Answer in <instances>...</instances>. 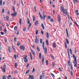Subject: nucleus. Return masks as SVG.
I'll use <instances>...</instances> for the list:
<instances>
[{"label":"nucleus","instance_id":"f257e3e1","mask_svg":"<svg viewBox=\"0 0 79 79\" xmlns=\"http://www.w3.org/2000/svg\"><path fill=\"white\" fill-rule=\"evenodd\" d=\"M61 8L62 10L61 11H62L63 14H64V15H67L68 17H69V14H68V12H67V10L66 9H64V8L63 6H61Z\"/></svg>","mask_w":79,"mask_h":79},{"label":"nucleus","instance_id":"f03ea898","mask_svg":"<svg viewBox=\"0 0 79 79\" xmlns=\"http://www.w3.org/2000/svg\"><path fill=\"white\" fill-rule=\"evenodd\" d=\"M73 57L74 59V60L73 62V63L74 64V67H77V59L74 54H73Z\"/></svg>","mask_w":79,"mask_h":79},{"label":"nucleus","instance_id":"7ed1b4c3","mask_svg":"<svg viewBox=\"0 0 79 79\" xmlns=\"http://www.w3.org/2000/svg\"><path fill=\"white\" fill-rule=\"evenodd\" d=\"M43 48V49L44 50V52L45 54H47V47H45V43H44V41L43 42V44H42Z\"/></svg>","mask_w":79,"mask_h":79},{"label":"nucleus","instance_id":"20e7f679","mask_svg":"<svg viewBox=\"0 0 79 79\" xmlns=\"http://www.w3.org/2000/svg\"><path fill=\"white\" fill-rule=\"evenodd\" d=\"M3 68H2V71L3 73H5V71H6L5 70L6 69V64H4Z\"/></svg>","mask_w":79,"mask_h":79},{"label":"nucleus","instance_id":"39448f33","mask_svg":"<svg viewBox=\"0 0 79 79\" xmlns=\"http://www.w3.org/2000/svg\"><path fill=\"white\" fill-rule=\"evenodd\" d=\"M57 18L58 19V22L60 24L61 23V16L60 15H59L57 16Z\"/></svg>","mask_w":79,"mask_h":79},{"label":"nucleus","instance_id":"423d86ee","mask_svg":"<svg viewBox=\"0 0 79 79\" xmlns=\"http://www.w3.org/2000/svg\"><path fill=\"white\" fill-rule=\"evenodd\" d=\"M20 48L21 50H25V47L24 46H22V45H21L20 46Z\"/></svg>","mask_w":79,"mask_h":79},{"label":"nucleus","instance_id":"0eeeda50","mask_svg":"<svg viewBox=\"0 0 79 79\" xmlns=\"http://www.w3.org/2000/svg\"><path fill=\"white\" fill-rule=\"evenodd\" d=\"M35 37L36 39L35 40V43H36V44H38V42H39V40H38V38H37V36H36Z\"/></svg>","mask_w":79,"mask_h":79},{"label":"nucleus","instance_id":"6e6552de","mask_svg":"<svg viewBox=\"0 0 79 79\" xmlns=\"http://www.w3.org/2000/svg\"><path fill=\"white\" fill-rule=\"evenodd\" d=\"M31 50L32 54L33 55H35V53L34 51V50H32V49H31Z\"/></svg>","mask_w":79,"mask_h":79},{"label":"nucleus","instance_id":"1a4fd4ad","mask_svg":"<svg viewBox=\"0 0 79 79\" xmlns=\"http://www.w3.org/2000/svg\"><path fill=\"white\" fill-rule=\"evenodd\" d=\"M29 79H34V76L33 75H29Z\"/></svg>","mask_w":79,"mask_h":79},{"label":"nucleus","instance_id":"9d476101","mask_svg":"<svg viewBox=\"0 0 79 79\" xmlns=\"http://www.w3.org/2000/svg\"><path fill=\"white\" fill-rule=\"evenodd\" d=\"M12 16H16V15H17V12L15 11L13 14H12Z\"/></svg>","mask_w":79,"mask_h":79},{"label":"nucleus","instance_id":"9b49d317","mask_svg":"<svg viewBox=\"0 0 79 79\" xmlns=\"http://www.w3.org/2000/svg\"><path fill=\"white\" fill-rule=\"evenodd\" d=\"M43 19H44V20H45V17H46V15H45V14L44 13L43 14Z\"/></svg>","mask_w":79,"mask_h":79},{"label":"nucleus","instance_id":"f8f14e48","mask_svg":"<svg viewBox=\"0 0 79 79\" xmlns=\"http://www.w3.org/2000/svg\"><path fill=\"white\" fill-rule=\"evenodd\" d=\"M66 34H67V37H69V35L68 34V29H66Z\"/></svg>","mask_w":79,"mask_h":79},{"label":"nucleus","instance_id":"ddd939ff","mask_svg":"<svg viewBox=\"0 0 79 79\" xmlns=\"http://www.w3.org/2000/svg\"><path fill=\"white\" fill-rule=\"evenodd\" d=\"M53 48H56V43H54L53 44Z\"/></svg>","mask_w":79,"mask_h":79},{"label":"nucleus","instance_id":"4468645a","mask_svg":"<svg viewBox=\"0 0 79 79\" xmlns=\"http://www.w3.org/2000/svg\"><path fill=\"white\" fill-rule=\"evenodd\" d=\"M30 55L31 60H32V54L31 52H30Z\"/></svg>","mask_w":79,"mask_h":79},{"label":"nucleus","instance_id":"2eb2a0df","mask_svg":"<svg viewBox=\"0 0 79 79\" xmlns=\"http://www.w3.org/2000/svg\"><path fill=\"white\" fill-rule=\"evenodd\" d=\"M78 11H79V10L78 9H77L76 10V13L77 14V15H79V12H78Z\"/></svg>","mask_w":79,"mask_h":79},{"label":"nucleus","instance_id":"dca6fc26","mask_svg":"<svg viewBox=\"0 0 79 79\" xmlns=\"http://www.w3.org/2000/svg\"><path fill=\"white\" fill-rule=\"evenodd\" d=\"M19 23L20 25H22V19H20L19 20Z\"/></svg>","mask_w":79,"mask_h":79},{"label":"nucleus","instance_id":"f3484780","mask_svg":"<svg viewBox=\"0 0 79 79\" xmlns=\"http://www.w3.org/2000/svg\"><path fill=\"white\" fill-rule=\"evenodd\" d=\"M50 55L52 59L53 60H55V57H54V56H53V55L51 54H50Z\"/></svg>","mask_w":79,"mask_h":79},{"label":"nucleus","instance_id":"a211bd4d","mask_svg":"<svg viewBox=\"0 0 79 79\" xmlns=\"http://www.w3.org/2000/svg\"><path fill=\"white\" fill-rule=\"evenodd\" d=\"M35 26H37V24H38V23H39V22H38V21H36L35 22Z\"/></svg>","mask_w":79,"mask_h":79},{"label":"nucleus","instance_id":"6ab92c4d","mask_svg":"<svg viewBox=\"0 0 79 79\" xmlns=\"http://www.w3.org/2000/svg\"><path fill=\"white\" fill-rule=\"evenodd\" d=\"M44 58H43L42 59V64L43 65H44Z\"/></svg>","mask_w":79,"mask_h":79},{"label":"nucleus","instance_id":"aec40b11","mask_svg":"<svg viewBox=\"0 0 79 79\" xmlns=\"http://www.w3.org/2000/svg\"><path fill=\"white\" fill-rule=\"evenodd\" d=\"M41 27L43 29H45V27H44V26L43 23H41Z\"/></svg>","mask_w":79,"mask_h":79},{"label":"nucleus","instance_id":"412c9836","mask_svg":"<svg viewBox=\"0 0 79 79\" xmlns=\"http://www.w3.org/2000/svg\"><path fill=\"white\" fill-rule=\"evenodd\" d=\"M14 30L15 31H17V26H15L14 27Z\"/></svg>","mask_w":79,"mask_h":79},{"label":"nucleus","instance_id":"4be33fe9","mask_svg":"<svg viewBox=\"0 0 79 79\" xmlns=\"http://www.w3.org/2000/svg\"><path fill=\"white\" fill-rule=\"evenodd\" d=\"M70 64V60H69L68 61V65H69V66H71Z\"/></svg>","mask_w":79,"mask_h":79},{"label":"nucleus","instance_id":"5701e85b","mask_svg":"<svg viewBox=\"0 0 79 79\" xmlns=\"http://www.w3.org/2000/svg\"><path fill=\"white\" fill-rule=\"evenodd\" d=\"M40 44H42V43H43V40H42V39H40Z\"/></svg>","mask_w":79,"mask_h":79},{"label":"nucleus","instance_id":"b1692460","mask_svg":"<svg viewBox=\"0 0 79 79\" xmlns=\"http://www.w3.org/2000/svg\"><path fill=\"white\" fill-rule=\"evenodd\" d=\"M39 57L40 59H41V57H42V54L41 53H40L39 55Z\"/></svg>","mask_w":79,"mask_h":79},{"label":"nucleus","instance_id":"393cba45","mask_svg":"<svg viewBox=\"0 0 79 79\" xmlns=\"http://www.w3.org/2000/svg\"><path fill=\"white\" fill-rule=\"evenodd\" d=\"M70 52L71 55H73V51H72L71 49H70Z\"/></svg>","mask_w":79,"mask_h":79},{"label":"nucleus","instance_id":"a878e982","mask_svg":"<svg viewBox=\"0 0 79 79\" xmlns=\"http://www.w3.org/2000/svg\"><path fill=\"white\" fill-rule=\"evenodd\" d=\"M29 71H30L29 70H27L26 73H25L26 74H28L29 73Z\"/></svg>","mask_w":79,"mask_h":79},{"label":"nucleus","instance_id":"bb28decb","mask_svg":"<svg viewBox=\"0 0 79 79\" xmlns=\"http://www.w3.org/2000/svg\"><path fill=\"white\" fill-rule=\"evenodd\" d=\"M20 44H21V43L19 41L17 44V46H19L20 45Z\"/></svg>","mask_w":79,"mask_h":79},{"label":"nucleus","instance_id":"cd10ccee","mask_svg":"<svg viewBox=\"0 0 79 79\" xmlns=\"http://www.w3.org/2000/svg\"><path fill=\"white\" fill-rule=\"evenodd\" d=\"M64 44L65 47V48H67V43H66V42H65L64 43Z\"/></svg>","mask_w":79,"mask_h":79},{"label":"nucleus","instance_id":"c85d7f7f","mask_svg":"<svg viewBox=\"0 0 79 79\" xmlns=\"http://www.w3.org/2000/svg\"><path fill=\"white\" fill-rule=\"evenodd\" d=\"M66 42L67 44H69V40H68L67 38H66Z\"/></svg>","mask_w":79,"mask_h":79},{"label":"nucleus","instance_id":"c756f323","mask_svg":"<svg viewBox=\"0 0 79 79\" xmlns=\"http://www.w3.org/2000/svg\"><path fill=\"white\" fill-rule=\"evenodd\" d=\"M27 21L28 24H29L30 23V21H29V19L28 18L27 19Z\"/></svg>","mask_w":79,"mask_h":79},{"label":"nucleus","instance_id":"7c9ffc66","mask_svg":"<svg viewBox=\"0 0 79 79\" xmlns=\"http://www.w3.org/2000/svg\"><path fill=\"white\" fill-rule=\"evenodd\" d=\"M46 44L47 45H49V43H48V40H46Z\"/></svg>","mask_w":79,"mask_h":79},{"label":"nucleus","instance_id":"2f4dec72","mask_svg":"<svg viewBox=\"0 0 79 79\" xmlns=\"http://www.w3.org/2000/svg\"><path fill=\"white\" fill-rule=\"evenodd\" d=\"M35 17H34V16L33 17V21H35Z\"/></svg>","mask_w":79,"mask_h":79},{"label":"nucleus","instance_id":"473e14b6","mask_svg":"<svg viewBox=\"0 0 79 79\" xmlns=\"http://www.w3.org/2000/svg\"><path fill=\"white\" fill-rule=\"evenodd\" d=\"M70 66L72 70H73V65H72V64H71L70 65Z\"/></svg>","mask_w":79,"mask_h":79},{"label":"nucleus","instance_id":"72a5a7b5","mask_svg":"<svg viewBox=\"0 0 79 79\" xmlns=\"http://www.w3.org/2000/svg\"><path fill=\"white\" fill-rule=\"evenodd\" d=\"M73 2L74 3H75V2H76L77 3H78V2L77 0H73Z\"/></svg>","mask_w":79,"mask_h":79},{"label":"nucleus","instance_id":"f704fd0d","mask_svg":"<svg viewBox=\"0 0 79 79\" xmlns=\"http://www.w3.org/2000/svg\"><path fill=\"white\" fill-rule=\"evenodd\" d=\"M24 59V62L25 63H27V59Z\"/></svg>","mask_w":79,"mask_h":79},{"label":"nucleus","instance_id":"c9c22d12","mask_svg":"<svg viewBox=\"0 0 79 79\" xmlns=\"http://www.w3.org/2000/svg\"><path fill=\"white\" fill-rule=\"evenodd\" d=\"M51 75L52 76V77H55V75L54 74H53L52 73H51Z\"/></svg>","mask_w":79,"mask_h":79},{"label":"nucleus","instance_id":"e433bc0d","mask_svg":"<svg viewBox=\"0 0 79 79\" xmlns=\"http://www.w3.org/2000/svg\"><path fill=\"white\" fill-rule=\"evenodd\" d=\"M6 20H9V17L8 16H6Z\"/></svg>","mask_w":79,"mask_h":79},{"label":"nucleus","instance_id":"4c0bfd02","mask_svg":"<svg viewBox=\"0 0 79 79\" xmlns=\"http://www.w3.org/2000/svg\"><path fill=\"white\" fill-rule=\"evenodd\" d=\"M46 35H47V38H49V35H48V32L47 33H46Z\"/></svg>","mask_w":79,"mask_h":79},{"label":"nucleus","instance_id":"58836bf2","mask_svg":"<svg viewBox=\"0 0 79 79\" xmlns=\"http://www.w3.org/2000/svg\"><path fill=\"white\" fill-rule=\"evenodd\" d=\"M2 0H1L0 1V4L1 6L2 5Z\"/></svg>","mask_w":79,"mask_h":79},{"label":"nucleus","instance_id":"ea45409f","mask_svg":"<svg viewBox=\"0 0 79 79\" xmlns=\"http://www.w3.org/2000/svg\"><path fill=\"white\" fill-rule=\"evenodd\" d=\"M12 9L13 11H15V7H14V6L12 7Z\"/></svg>","mask_w":79,"mask_h":79},{"label":"nucleus","instance_id":"a19ab883","mask_svg":"<svg viewBox=\"0 0 79 79\" xmlns=\"http://www.w3.org/2000/svg\"><path fill=\"white\" fill-rule=\"evenodd\" d=\"M2 79H6V77H5V76H3Z\"/></svg>","mask_w":79,"mask_h":79},{"label":"nucleus","instance_id":"79ce46f5","mask_svg":"<svg viewBox=\"0 0 79 79\" xmlns=\"http://www.w3.org/2000/svg\"><path fill=\"white\" fill-rule=\"evenodd\" d=\"M4 41L5 42H6V43L7 42V40L6 39V38H5Z\"/></svg>","mask_w":79,"mask_h":79},{"label":"nucleus","instance_id":"37998d69","mask_svg":"<svg viewBox=\"0 0 79 79\" xmlns=\"http://www.w3.org/2000/svg\"><path fill=\"white\" fill-rule=\"evenodd\" d=\"M67 53L69 54V49H67Z\"/></svg>","mask_w":79,"mask_h":79},{"label":"nucleus","instance_id":"c03bdc74","mask_svg":"<svg viewBox=\"0 0 79 79\" xmlns=\"http://www.w3.org/2000/svg\"><path fill=\"white\" fill-rule=\"evenodd\" d=\"M55 63H52V67H55Z\"/></svg>","mask_w":79,"mask_h":79},{"label":"nucleus","instance_id":"a18cd8bd","mask_svg":"<svg viewBox=\"0 0 79 79\" xmlns=\"http://www.w3.org/2000/svg\"><path fill=\"white\" fill-rule=\"evenodd\" d=\"M42 77H43V79L44 78V77H45V75L44 74V73H42Z\"/></svg>","mask_w":79,"mask_h":79},{"label":"nucleus","instance_id":"49530a36","mask_svg":"<svg viewBox=\"0 0 79 79\" xmlns=\"http://www.w3.org/2000/svg\"><path fill=\"white\" fill-rule=\"evenodd\" d=\"M19 30H18L17 32V35H19Z\"/></svg>","mask_w":79,"mask_h":79},{"label":"nucleus","instance_id":"de8ad7c7","mask_svg":"<svg viewBox=\"0 0 79 79\" xmlns=\"http://www.w3.org/2000/svg\"><path fill=\"white\" fill-rule=\"evenodd\" d=\"M21 3L22 6H24V3H23V1H21Z\"/></svg>","mask_w":79,"mask_h":79},{"label":"nucleus","instance_id":"09e8293b","mask_svg":"<svg viewBox=\"0 0 79 79\" xmlns=\"http://www.w3.org/2000/svg\"><path fill=\"white\" fill-rule=\"evenodd\" d=\"M46 64L47 65H48V60H47L46 61Z\"/></svg>","mask_w":79,"mask_h":79},{"label":"nucleus","instance_id":"8fccbe9b","mask_svg":"<svg viewBox=\"0 0 79 79\" xmlns=\"http://www.w3.org/2000/svg\"><path fill=\"white\" fill-rule=\"evenodd\" d=\"M17 57V56H16V55H14V58L16 60V58Z\"/></svg>","mask_w":79,"mask_h":79},{"label":"nucleus","instance_id":"3c124183","mask_svg":"<svg viewBox=\"0 0 79 79\" xmlns=\"http://www.w3.org/2000/svg\"><path fill=\"white\" fill-rule=\"evenodd\" d=\"M2 13H5V9H2Z\"/></svg>","mask_w":79,"mask_h":79},{"label":"nucleus","instance_id":"603ef678","mask_svg":"<svg viewBox=\"0 0 79 79\" xmlns=\"http://www.w3.org/2000/svg\"><path fill=\"white\" fill-rule=\"evenodd\" d=\"M34 72H35V69L34 68H33V69L32 73H34Z\"/></svg>","mask_w":79,"mask_h":79},{"label":"nucleus","instance_id":"864d4df0","mask_svg":"<svg viewBox=\"0 0 79 79\" xmlns=\"http://www.w3.org/2000/svg\"><path fill=\"white\" fill-rule=\"evenodd\" d=\"M59 69L60 71H62V69L61 67L59 68Z\"/></svg>","mask_w":79,"mask_h":79},{"label":"nucleus","instance_id":"5fc2aeb1","mask_svg":"<svg viewBox=\"0 0 79 79\" xmlns=\"http://www.w3.org/2000/svg\"><path fill=\"white\" fill-rule=\"evenodd\" d=\"M27 56L26 55L25 56V57L23 58V59H27Z\"/></svg>","mask_w":79,"mask_h":79},{"label":"nucleus","instance_id":"6e6d98bb","mask_svg":"<svg viewBox=\"0 0 79 79\" xmlns=\"http://www.w3.org/2000/svg\"><path fill=\"white\" fill-rule=\"evenodd\" d=\"M71 76H73V73L72 71H71Z\"/></svg>","mask_w":79,"mask_h":79},{"label":"nucleus","instance_id":"4d7b16f0","mask_svg":"<svg viewBox=\"0 0 79 79\" xmlns=\"http://www.w3.org/2000/svg\"><path fill=\"white\" fill-rule=\"evenodd\" d=\"M37 49L38 51H39V52H40V49H39V48L38 47H37Z\"/></svg>","mask_w":79,"mask_h":79},{"label":"nucleus","instance_id":"13d9d810","mask_svg":"<svg viewBox=\"0 0 79 79\" xmlns=\"http://www.w3.org/2000/svg\"><path fill=\"white\" fill-rule=\"evenodd\" d=\"M10 50H11V49L10 48V47H8V51L9 52H10Z\"/></svg>","mask_w":79,"mask_h":79},{"label":"nucleus","instance_id":"bf43d9fd","mask_svg":"<svg viewBox=\"0 0 79 79\" xmlns=\"http://www.w3.org/2000/svg\"><path fill=\"white\" fill-rule=\"evenodd\" d=\"M75 24H76V26H78V27H79V25H78L76 22H75Z\"/></svg>","mask_w":79,"mask_h":79},{"label":"nucleus","instance_id":"052dcab7","mask_svg":"<svg viewBox=\"0 0 79 79\" xmlns=\"http://www.w3.org/2000/svg\"><path fill=\"white\" fill-rule=\"evenodd\" d=\"M17 63H15V67H17Z\"/></svg>","mask_w":79,"mask_h":79},{"label":"nucleus","instance_id":"680f3d73","mask_svg":"<svg viewBox=\"0 0 79 79\" xmlns=\"http://www.w3.org/2000/svg\"><path fill=\"white\" fill-rule=\"evenodd\" d=\"M38 34V31L37 30L36 31V35H37Z\"/></svg>","mask_w":79,"mask_h":79},{"label":"nucleus","instance_id":"e2e57ef3","mask_svg":"<svg viewBox=\"0 0 79 79\" xmlns=\"http://www.w3.org/2000/svg\"><path fill=\"white\" fill-rule=\"evenodd\" d=\"M48 19H51V16H49L48 17Z\"/></svg>","mask_w":79,"mask_h":79},{"label":"nucleus","instance_id":"0e129e2a","mask_svg":"<svg viewBox=\"0 0 79 79\" xmlns=\"http://www.w3.org/2000/svg\"><path fill=\"white\" fill-rule=\"evenodd\" d=\"M26 31V28L25 27H24L23 28V31Z\"/></svg>","mask_w":79,"mask_h":79},{"label":"nucleus","instance_id":"69168bd1","mask_svg":"<svg viewBox=\"0 0 79 79\" xmlns=\"http://www.w3.org/2000/svg\"><path fill=\"white\" fill-rule=\"evenodd\" d=\"M16 38L15 37L14 38V41L15 42H16Z\"/></svg>","mask_w":79,"mask_h":79},{"label":"nucleus","instance_id":"338daca9","mask_svg":"<svg viewBox=\"0 0 79 79\" xmlns=\"http://www.w3.org/2000/svg\"><path fill=\"white\" fill-rule=\"evenodd\" d=\"M42 76L41 75L40 77V79H42Z\"/></svg>","mask_w":79,"mask_h":79},{"label":"nucleus","instance_id":"774afa93","mask_svg":"<svg viewBox=\"0 0 79 79\" xmlns=\"http://www.w3.org/2000/svg\"><path fill=\"white\" fill-rule=\"evenodd\" d=\"M15 73H16L17 74V73H18V71H17L16 70H15Z\"/></svg>","mask_w":79,"mask_h":79}]
</instances>
